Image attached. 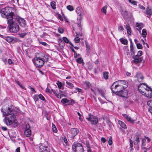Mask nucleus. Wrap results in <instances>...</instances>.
Instances as JSON below:
<instances>
[{"label":"nucleus","mask_w":152,"mask_h":152,"mask_svg":"<svg viewBox=\"0 0 152 152\" xmlns=\"http://www.w3.org/2000/svg\"><path fill=\"white\" fill-rule=\"evenodd\" d=\"M85 43L86 45V50L87 53H89L90 51V48L89 45H88V43L86 41H85Z\"/></svg>","instance_id":"7c9ffc66"},{"label":"nucleus","mask_w":152,"mask_h":152,"mask_svg":"<svg viewBox=\"0 0 152 152\" xmlns=\"http://www.w3.org/2000/svg\"><path fill=\"white\" fill-rule=\"evenodd\" d=\"M12 18L15 21L17 20L20 26H21L24 27L25 26L26 23H25V21L24 19L20 18L18 16L16 15L13 16Z\"/></svg>","instance_id":"1a4fd4ad"},{"label":"nucleus","mask_w":152,"mask_h":152,"mask_svg":"<svg viewBox=\"0 0 152 152\" xmlns=\"http://www.w3.org/2000/svg\"><path fill=\"white\" fill-rule=\"evenodd\" d=\"M128 94L127 91L124 89L116 92V94L118 96L126 98H127Z\"/></svg>","instance_id":"9b49d317"},{"label":"nucleus","mask_w":152,"mask_h":152,"mask_svg":"<svg viewBox=\"0 0 152 152\" xmlns=\"http://www.w3.org/2000/svg\"><path fill=\"white\" fill-rule=\"evenodd\" d=\"M26 34L25 33H22L19 34L20 37H24Z\"/></svg>","instance_id":"bf43d9fd"},{"label":"nucleus","mask_w":152,"mask_h":152,"mask_svg":"<svg viewBox=\"0 0 152 152\" xmlns=\"http://www.w3.org/2000/svg\"><path fill=\"white\" fill-rule=\"evenodd\" d=\"M129 2L132 4L136 5L137 2L133 0H129Z\"/></svg>","instance_id":"49530a36"},{"label":"nucleus","mask_w":152,"mask_h":152,"mask_svg":"<svg viewBox=\"0 0 152 152\" xmlns=\"http://www.w3.org/2000/svg\"><path fill=\"white\" fill-rule=\"evenodd\" d=\"M38 40L39 43L42 44L44 46H47L48 45V44L45 42H42L39 39H38Z\"/></svg>","instance_id":"a19ab883"},{"label":"nucleus","mask_w":152,"mask_h":152,"mask_svg":"<svg viewBox=\"0 0 152 152\" xmlns=\"http://www.w3.org/2000/svg\"><path fill=\"white\" fill-rule=\"evenodd\" d=\"M146 15L149 18H150L152 15V10L148 7L146 9V12H145Z\"/></svg>","instance_id":"aec40b11"},{"label":"nucleus","mask_w":152,"mask_h":152,"mask_svg":"<svg viewBox=\"0 0 152 152\" xmlns=\"http://www.w3.org/2000/svg\"><path fill=\"white\" fill-rule=\"evenodd\" d=\"M132 58L134 59L133 61L135 64L139 63L141 61V58L137 55L133 56Z\"/></svg>","instance_id":"a211bd4d"},{"label":"nucleus","mask_w":152,"mask_h":152,"mask_svg":"<svg viewBox=\"0 0 152 152\" xmlns=\"http://www.w3.org/2000/svg\"><path fill=\"white\" fill-rule=\"evenodd\" d=\"M58 45L61 49H63L65 46V43L62 39H58Z\"/></svg>","instance_id":"412c9836"},{"label":"nucleus","mask_w":152,"mask_h":152,"mask_svg":"<svg viewBox=\"0 0 152 152\" xmlns=\"http://www.w3.org/2000/svg\"><path fill=\"white\" fill-rule=\"evenodd\" d=\"M136 44L137 46L138 49H141L142 48V45L139 43H137Z\"/></svg>","instance_id":"8fccbe9b"},{"label":"nucleus","mask_w":152,"mask_h":152,"mask_svg":"<svg viewBox=\"0 0 152 152\" xmlns=\"http://www.w3.org/2000/svg\"><path fill=\"white\" fill-rule=\"evenodd\" d=\"M147 104L150 107L148 109V110L152 115V100L148 101L147 102Z\"/></svg>","instance_id":"393cba45"},{"label":"nucleus","mask_w":152,"mask_h":152,"mask_svg":"<svg viewBox=\"0 0 152 152\" xmlns=\"http://www.w3.org/2000/svg\"><path fill=\"white\" fill-rule=\"evenodd\" d=\"M38 96L37 95V94L33 96V99L35 101V102L37 101H38L39 99H38Z\"/></svg>","instance_id":"37998d69"},{"label":"nucleus","mask_w":152,"mask_h":152,"mask_svg":"<svg viewBox=\"0 0 152 152\" xmlns=\"http://www.w3.org/2000/svg\"><path fill=\"white\" fill-rule=\"evenodd\" d=\"M118 124H119L121 126L123 129H126L127 128L126 126L124 123L122 121L119 120L118 121Z\"/></svg>","instance_id":"bb28decb"},{"label":"nucleus","mask_w":152,"mask_h":152,"mask_svg":"<svg viewBox=\"0 0 152 152\" xmlns=\"http://www.w3.org/2000/svg\"><path fill=\"white\" fill-rule=\"evenodd\" d=\"M145 143H144V144H142V147H141L142 148V149H146L148 150L150 149V147L149 148H147L145 147Z\"/></svg>","instance_id":"de8ad7c7"},{"label":"nucleus","mask_w":152,"mask_h":152,"mask_svg":"<svg viewBox=\"0 0 152 152\" xmlns=\"http://www.w3.org/2000/svg\"><path fill=\"white\" fill-rule=\"evenodd\" d=\"M76 33V37H75V38H78V37L79 36H82V34L81 33H80L79 34H77V32H75Z\"/></svg>","instance_id":"13d9d810"},{"label":"nucleus","mask_w":152,"mask_h":152,"mask_svg":"<svg viewBox=\"0 0 152 152\" xmlns=\"http://www.w3.org/2000/svg\"><path fill=\"white\" fill-rule=\"evenodd\" d=\"M49 55L43 53H36L35 57L32 59L34 65L38 67H41L45 62L48 61Z\"/></svg>","instance_id":"f03ea898"},{"label":"nucleus","mask_w":152,"mask_h":152,"mask_svg":"<svg viewBox=\"0 0 152 152\" xmlns=\"http://www.w3.org/2000/svg\"><path fill=\"white\" fill-rule=\"evenodd\" d=\"M56 3L55 2H51L50 3V5L52 8L53 9H55L56 8Z\"/></svg>","instance_id":"ea45409f"},{"label":"nucleus","mask_w":152,"mask_h":152,"mask_svg":"<svg viewBox=\"0 0 152 152\" xmlns=\"http://www.w3.org/2000/svg\"><path fill=\"white\" fill-rule=\"evenodd\" d=\"M88 117H86V119L91 122L92 125H96L98 122V119L96 117L92 115L91 113L88 114Z\"/></svg>","instance_id":"6e6552de"},{"label":"nucleus","mask_w":152,"mask_h":152,"mask_svg":"<svg viewBox=\"0 0 152 152\" xmlns=\"http://www.w3.org/2000/svg\"><path fill=\"white\" fill-rule=\"evenodd\" d=\"M1 111L3 113L4 115L5 116L3 121L7 126H9L13 125L15 127L18 126V121L16 119L15 114L16 112L14 110L8 107L6 111Z\"/></svg>","instance_id":"f257e3e1"},{"label":"nucleus","mask_w":152,"mask_h":152,"mask_svg":"<svg viewBox=\"0 0 152 152\" xmlns=\"http://www.w3.org/2000/svg\"><path fill=\"white\" fill-rule=\"evenodd\" d=\"M142 35L143 37H145L147 35V32L146 30L145 29H143L142 31Z\"/></svg>","instance_id":"e433bc0d"},{"label":"nucleus","mask_w":152,"mask_h":152,"mask_svg":"<svg viewBox=\"0 0 152 152\" xmlns=\"http://www.w3.org/2000/svg\"><path fill=\"white\" fill-rule=\"evenodd\" d=\"M121 84V83H118L117 81L114 82L112 84L110 88L112 92L116 94L117 92H119L124 89L122 87V86L120 85Z\"/></svg>","instance_id":"39448f33"},{"label":"nucleus","mask_w":152,"mask_h":152,"mask_svg":"<svg viewBox=\"0 0 152 152\" xmlns=\"http://www.w3.org/2000/svg\"><path fill=\"white\" fill-rule=\"evenodd\" d=\"M39 98L42 101H45V99L44 97V96L42 95L41 94H40L38 95Z\"/></svg>","instance_id":"a18cd8bd"},{"label":"nucleus","mask_w":152,"mask_h":152,"mask_svg":"<svg viewBox=\"0 0 152 152\" xmlns=\"http://www.w3.org/2000/svg\"><path fill=\"white\" fill-rule=\"evenodd\" d=\"M61 102L63 104L67 103L66 105H72L75 103V101L73 99L69 100L66 98H64L62 99Z\"/></svg>","instance_id":"f8f14e48"},{"label":"nucleus","mask_w":152,"mask_h":152,"mask_svg":"<svg viewBox=\"0 0 152 152\" xmlns=\"http://www.w3.org/2000/svg\"><path fill=\"white\" fill-rule=\"evenodd\" d=\"M121 14L124 18H127L129 17L128 12L126 11L125 8H121Z\"/></svg>","instance_id":"f3484780"},{"label":"nucleus","mask_w":152,"mask_h":152,"mask_svg":"<svg viewBox=\"0 0 152 152\" xmlns=\"http://www.w3.org/2000/svg\"><path fill=\"white\" fill-rule=\"evenodd\" d=\"M119 40L121 42L125 45H127L128 43V41L125 39H120Z\"/></svg>","instance_id":"c756f323"},{"label":"nucleus","mask_w":152,"mask_h":152,"mask_svg":"<svg viewBox=\"0 0 152 152\" xmlns=\"http://www.w3.org/2000/svg\"><path fill=\"white\" fill-rule=\"evenodd\" d=\"M56 84L57 85L58 87L60 89H61V88L62 86V83L61 82L59 81H58L57 82Z\"/></svg>","instance_id":"58836bf2"},{"label":"nucleus","mask_w":152,"mask_h":152,"mask_svg":"<svg viewBox=\"0 0 152 152\" xmlns=\"http://www.w3.org/2000/svg\"><path fill=\"white\" fill-rule=\"evenodd\" d=\"M51 91L55 94V95H56L58 93V91L57 90H53V89H51Z\"/></svg>","instance_id":"3c124183"},{"label":"nucleus","mask_w":152,"mask_h":152,"mask_svg":"<svg viewBox=\"0 0 152 152\" xmlns=\"http://www.w3.org/2000/svg\"><path fill=\"white\" fill-rule=\"evenodd\" d=\"M122 115L123 116L125 117L128 121L131 123H134V120L130 117L126 115V114H123Z\"/></svg>","instance_id":"b1692460"},{"label":"nucleus","mask_w":152,"mask_h":152,"mask_svg":"<svg viewBox=\"0 0 152 152\" xmlns=\"http://www.w3.org/2000/svg\"><path fill=\"white\" fill-rule=\"evenodd\" d=\"M126 27L127 34L130 35L131 33V30L130 27L129 25H126Z\"/></svg>","instance_id":"cd10ccee"},{"label":"nucleus","mask_w":152,"mask_h":152,"mask_svg":"<svg viewBox=\"0 0 152 152\" xmlns=\"http://www.w3.org/2000/svg\"><path fill=\"white\" fill-rule=\"evenodd\" d=\"M7 22L11 32L16 33L18 31L19 26L15 23V21L13 19L7 20Z\"/></svg>","instance_id":"20e7f679"},{"label":"nucleus","mask_w":152,"mask_h":152,"mask_svg":"<svg viewBox=\"0 0 152 152\" xmlns=\"http://www.w3.org/2000/svg\"><path fill=\"white\" fill-rule=\"evenodd\" d=\"M72 50L74 53V57L75 58L77 57L78 56L79 54H77L76 52L73 49H72Z\"/></svg>","instance_id":"79ce46f5"},{"label":"nucleus","mask_w":152,"mask_h":152,"mask_svg":"<svg viewBox=\"0 0 152 152\" xmlns=\"http://www.w3.org/2000/svg\"><path fill=\"white\" fill-rule=\"evenodd\" d=\"M136 76L137 78V80L139 82H141L144 79L143 75L140 72H138Z\"/></svg>","instance_id":"5701e85b"},{"label":"nucleus","mask_w":152,"mask_h":152,"mask_svg":"<svg viewBox=\"0 0 152 152\" xmlns=\"http://www.w3.org/2000/svg\"><path fill=\"white\" fill-rule=\"evenodd\" d=\"M7 42L10 43H14L16 42L20 41L18 39H5Z\"/></svg>","instance_id":"4be33fe9"},{"label":"nucleus","mask_w":152,"mask_h":152,"mask_svg":"<svg viewBox=\"0 0 152 152\" xmlns=\"http://www.w3.org/2000/svg\"><path fill=\"white\" fill-rule=\"evenodd\" d=\"M76 11L78 15L79 16V17H78L77 18L78 21L77 24L79 30L81 31L82 29L81 22L82 20V17L83 16V10L80 7H77L76 9Z\"/></svg>","instance_id":"423d86ee"},{"label":"nucleus","mask_w":152,"mask_h":152,"mask_svg":"<svg viewBox=\"0 0 152 152\" xmlns=\"http://www.w3.org/2000/svg\"><path fill=\"white\" fill-rule=\"evenodd\" d=\"M76 62L79 64H82V65H83L85 63L83 61V60L82 58H79L76 60Z\"/></svg>","instance_id":"c85d7f7f"},{"label":"nucleus","mask_w":152,"mask_h":152,"mask_svg":"<svg viewBox=\"0 0 152 152\" xmlns=\"http://www.w3.org/2000/svg\"><path fill=\"white\" fill-rule=\"evenodd\" d=\"M64 41V43L65 42L66 43H68L69 42V40L68 39H62Z\"/></svg>","instance_id":"69168bd1"},{"label":"nucleus","mask_w":152,"mask_h":152,"mask_svg":"<svg viewBox=\"0 0 152 152\" xmlns=\"http://www.w3.org/2000/svg\"><path fill=\"white\" fill-rule=\"evenodd\" d=\"M8 62L9 64H13V63L12 62V60L10 59H8Z\"/></svg>","instance_id":"774afa93"},{"label":"nucleus","mask_w":152,"mask_h":152,"mask_svg":"<svg viewBox=\"0 0 152 152\" xmlns=\"http://www.w3.org/2000/svg\"><path fill=\"white\" fill-rule=\"evenodd\" d=\"M72 149L75 152H84L82 145L79 142H75L72 146Z\"/></svg>","instance_id":"0eeeda50"},{"label":"nucleus","mask_w":152,"mask_h":152,"mask_svg":"<svg viewBox=\"0 0 152 152\" xmlns=\"http://www.w3.org/2000/svg\"><path fill=\"white\" fill-rule=\"evenodd\" d=\"M136 139L135 140V142H134V144H138L140 142L139 137V135L136 136Z\"/></svg>","instance_id":"f704fd0d"},{"label":"nucleus","mask_w":152,"mask_h":152,"mask_svg":"<svg viewBox=\"0 0 152 152\" xmlns=\"http://www.w3.org/2000/svg\"><path fill=\"white\" fill-rule=\"evenodd\" d=\"M103 76L105 79L107 80L108 79V73L105 72L103 73Z\"/></svg>","instance_id":"72a5a7b5"},{"label":"nucleus","mask_w":152,"mask_h":152,"mask_svg":"<svg viewBox=\"0 0 152 152\" xmlns=\"http://www.w3.org/2000/svg\"><path fill=\"white\" fill-rule=\"evenodd\" d=\"M107 8V6L106 5L103 7L101 9L102 11L105 14L106 13Z\"/></svg>","instance_id":"c9c22d12"},{"label":"nucleus","mask_w":152,"mask_h":152,"mask_svg":"<svg viewBox=\"0 0 152 152\" xmlns=\"http://www.w3.org/2000/svg\"><path fill=\"white\" fill-rule=\"evenodd\" d=\"M1 16L4 18H7V20L13 19V16H15L14 14L12 12L11 8L7 7L2 9L1 11Z\"/></svg>","instance_id":"7ed1b4c3"},{"label":"nucleus","mask_w":152,"mask_h":152,"mask_svg":"<svg viewBox=\"0 0 152 152\" xmlns=\"http://www.w3.org/2000/svg\"><path fill=\"white\" fill-rule=\"evenodd\" d=\"M118 29L119 31H123L124 28L122 26H118Z\"/></svg>","instance_id":"603ef678"},{"label":"nucleus","mask_w":152,"mask_h":152,"mask_svg":"<svg viewBox=\"0 0 152 152\" xmlns=\"http://www.w3.org/2000/svg\"><path fill=\"white\" fill-rule=\"evenodd\" d=\"M24 133L25 135L27 137H29L31 136V132L29 125L28 126L26 125V127Z\"/></svg>","instance_id":"4468645a"},{"label":"nucleus","mask_w":152,"mask_h":152,"mask_svg":"<svg viewBox=\"0 0 152 152\" xmlns=\"http://www.w3.org/2000/svg\"><path fill=\"white\" fill-rule=\"evenodd\" d=\"M139 7L140 9H142L143 10H145V8L144 7H143V6L141 5L140 4L139 5Z\"/></svg>","instance_id":"338daca9"},{"label":"nucleus","mask_w":152,"mask_h":152,"mask_svg":"<svg viewBox=\"0 0 152 152\" xmlns=\"http://www.w3.org/2000/svg\"><path fill=\"white\" fill-rule=\"evenodd\" d=\"M61 140L62 142H64L65 144V145H67V140L66 138L65 137H62L61 138Z\"/></svg>","instance_id":"473e14b6"},{"label":"nucleus","mask_w":152,"mask_h":152,"mask_svg":"<svg viewBox=\"0 0 152 152\" xmlns=\"http://www.w3.org/2000/svg\"><path fill=\"white\" fill-rule=\"evenodd\" d=\"M52 129L54 132L56 133L57 132V129L54 124H52Z\"/></svg>","instance_id":"4c0bfd02"},{"label":"nucleus","mask_w":152,"mask_h":152,"mask_svg":"<svg viewBox=\"0 0 152 152\" xmlns=\"http://www.w3.org/2000/svg\"><path fill=\"white\" fill-rule=\"evenodd\" d=\"M16 83L22 88L24 89L25 88L23 86L20 84L19 82L18 81H16Z\"/></svg>","instance_id":"680f3d73"},{"label":"nucleus","mask_w":152,"mask_h":152,"mask_svg":"<svg viewBox=\"0 0 152 152\" xmlns=\"http://www.w3.org/2000/svg\"><path fill=\"white\" fill-rule=\"evenodd\" d=\"M67 8L70 11H72L74 10V8L71 5H69L67 7Z\"/></svg>","instance_id":"c03bdc74"},{"label":"nucleus","mask_w":152,"mask_h":152,"mask_svg":"<svg viewBox=\"0 0 152 152\" xmlns=\"http://www.w3.org/2000/svg\"><path fill=\"white\" fill-rule=\"evenodd\" d=\"M112 137H110L108 140V144L109 145H111L112 144Z\"/></svg>","instance_id":"864d4df0"},{"label":"nucleus","mask_w":152,"mask_h":152,"mask_svg":"<svg viewBox=\"0 0 152 152\" xmlns=\"http://www.w3.org/2000/svg\"><path fill=\"white\" fill-rule=\"evenodd\" d=\"M148 87L144 83H141L138 86V89L140 92L143 95V93H145Z\"/></svg>","instance_id":"9d476101"},{"label":"nucleus","mask_w":152,"mask_h":152,"mask_svg":"<svg viewBox=\"0 0 152 152\" xmlns=\"http://www.w3.org/2000/svg\"><path fill=\"white\" fill-rule=\"evenodd\" d=\"M101 141L103 143H104L106 141V140L105 138L102 137L101 139Z\"/></svg>","instance_id":"052dcab7"},{"label":"nucleus","mask_w":152,"mask_h":152,"mask_svg":"<svg viewBox=\"0 0 152 152\" xmlns=\"http://www.w3.org/2000/svg\"><path fill=\"white\" fill-rule=\"evenodd\" d=\"M66 83L68 85L67 87L71 89H72L74 87L73 84L70 82L66 81Z\"/></svg>","instance_id":"2f4dec72"},{"label":"nucleus","mask_w":152,"mask_h":152,"mask_svg":"<svg viewBox=\"0 0 152 152\" xmlns=\"http://www.w3.org/2000/svg\"><path fill=\"white\" fill-rule=\"evenodd\" d=\"M85 144L86 145L87 148L90 147L89 142L88 140H86V141Z\"/></svg>","instance_id":"09e8293b"},{"label":"nucleus","mask_w":152,"mask_h":152,"mask_svg":"<svg viewBox=\"0 0 152 152\" xmlns=\"http://www.w3.org/2000/svg\"><path fill=\"white\" fill-rule=\"evenodd\" d=\"M62 95V94L58 93V94L56 95V96L57 98L60 99Z\"/></svg>","instance_id":"6e6d98bb"},{"label":"nucleus","mask_w":152,"mask_h":152,"mask_svg":"<svg viewBox=\"0 0 152 152\" xmlns=\"http://www.w3.org/2000/svg\"><path fill=\"white\" fill-rule=\"evenodd\" d=\"M58 18L61 20V21H63V19L62 17L61 16V15H60L58 14Z\"/></svg>","instance_id":"e2e57ef3"},{"label":"nucleus","mask_w":152,"mask_h":152,"mask_svg":"<svg viewBox=\"0 0 152 152\" xmlns=\"http://www.w3.org/2000/svg\"><path fill=\"white\" fill-rule=\"evenodd\" d=\"M79 132V130L76 128H72L71 130V133L72 136L74 137Z\"/></svg>","instance_id":"6ab92c4d"},{"label":"nucleus","mask_w":152,"mask_h":152,"mask_svg":"<svg viewBox=\"0 0 152 152\" xmlns=\"http://www.w3.org/2000/svg\"><path fill=\"white\" fill-rule=\"evenodd\" d=\"M58 31L60 33H62L64 32V30L62 28H58Z\"/></svg>","instance_id":"5fc2aeb1"},{"label":"nucleus","mask_w":152,"mask_h":152,"mask_svg":"<svg viewBox=\"0 0 152 152\" xmlns=\"http://www.w3.org/2000/svg\"><path fill=\"white\" fill-rule=\"evenodd\" d=\"M85 84L86 85V86L88 87H90L91 85L89 82H86L85 83Z\"/></svg>","instance_id":"0e129e2a"},{"label":"nucleus","mask_w":152,"mask_h":152,"mask_svg":"<svg viewBox=\"0 0 152 152\" xmlns=\"http://www.w3.org/2000/svg\"><path fill=\"white\" fill-rule=\"evenodd\" d=\"M143 95H145L146 97L151 98L152 97V90L149 87L146 90V91L145 93H143Z\"/></svg>","instance_id":"ddd939ff"},{"label":"nucleus","mask_w":152,"mask_h":152,"mask_svg":"<svg viewBox=\"0 0 152 152\" xmlns=\"http://www.w3.org/2000/svg\"><path fill=\"white\" fill-rule=\"evenodd\" d=\"M137 29L139 31H140L141 29L143 27V24L142 23H136V24Z\"/></svg>","instance_id":"a878e982"},{"label":"nucleus","mask_w":152,"mask_h":152,"mask_svg":"<svg viewBox=\"0 0 152 152\" xmlns=\"http://www.w3.org/2000/svg\"><path fill=\"white\" fill-rule=\"evenodd\" d=\"M39 149L41 151H46L48 152L49 151V149L48 147L42 145V144H41L39 147Z\"/></svg>","instance_id":"dca6fc26"},{"label":"nucleus","mask_w":152,"mask_h":152,"mask_svg":"<svg viewBox=\"0 0 152 152\" xmlns=\"http://www.w3.org/2000/svg\"><path fill=\"white\" fill-rule=\"evenodd\" d=\"M118 83H121L120 85L122 86V87L124 89L126 88L128 86V84L127 82L124 80H119L117 81Z\"/></svg>","instance_id":"2eb2a0df"},{"label":"nucleus","mask_w":152,"mask_h":152,"mask_svg":"<svg viewBox=\"0 0 152 152\" xmlns=\"http://www.w3.org/2000/svg\"><path fill=\"white\" fill-rule=\"evenodd\" d=\"M142 51H139L138 52L137 55V56L139 57H140L142 55Z\"/></svg>","instance_id":"4d7b16f0"}]
</instances>
